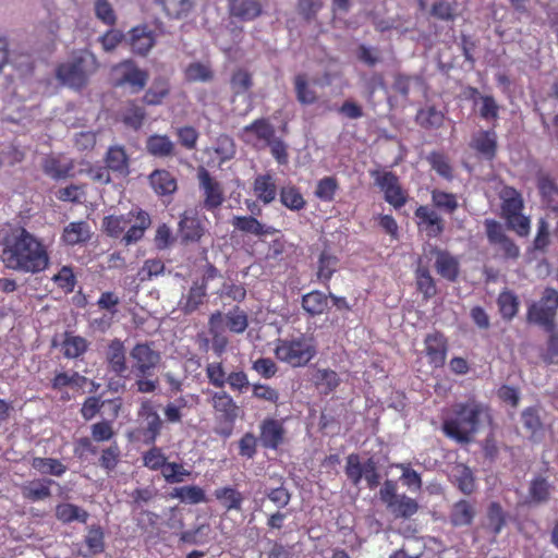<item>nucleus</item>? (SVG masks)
Masks as SVG:
<instances>
[{
  "label": "nucleus",
  "instance_id": "21",
  "mask_svg": "<svg viewBox=\"0 0 558 558\" xmlns=\"http://www.w3.org/2000/svg\"><path fill=\"white\" fill-rule=\"evenodd\" d=\"M41 168L49 178L61 180L72 174L74 162L60 155H48L44 158Z\"/></svg>",
  "mask_w": 558,
  "mask_h": 558
},
{
  "label": "nucleus",
  "instance_id": "23",
  "mask_svg": "<svg viewBox=\"0 0 558 558\" xmlns=\"http://www.w3.org/2000/svg\"><path fill=\"white\" fill-rule=\"evenodd\" d=\"M104 161L114 173L128 175L130 173V158L122 145H112L105 154Z\"/></svg>",
  "mask_w": 558,
  "mask_h": 558
},
{
  "label": "nucleus",
  "instance_id": "11",
  "mask_svg": "<svg viewBox=\"0 0 558 558\" xmlns=\"http://www.w3.org/2000/svg\"><path fill=\"white\" fill-rule=\"evenodd\" d=\"M130 356L133 373L141 375H153L161 361V354L154 349L153 342L136 343L130 351Z\"/></svg>",
  "mask_w": 558,
  "mask_h": 558
},
{
  "label": "nucleus",
  "instance_id": "40",
  "mask_svg": "<svg viewBox=\"0 0 558 558\" xmlns=\"http://www.w3.org/2000/svg\"><path fill=\"white\" fill-rule=\"evenodd\" d=\"M497 305L502 319L510 322L519 313L520 301L514 292L506 289L499 293Z\"/></svg>",
  "mask_w": 558,
  "mask_h": 558
},
{
  "label": "nucleus",
  "instance_id": "59",
  "mask_svg": "<svg viewBox=\"0 0 558 558\" xmlns=\"http://www.w3.org/2000/svg\"><path fill=\"white\" fill-rule=\"evenodd\" d=\"M392 504L393 505L389 506L387 509L397 518H409L413 515L418 508L417 502L405 495L398 496Z\"/></svg>",
  "mask_w": 558,
  "mask_h": 558
},
{
  "label": "nucleus",
  "instance_id": "44",
  "mask_svg": "<svg viewBox=\"0 0 558 558\" xmlns=\"http://www.w3.org/2000/svg\"><path fill=\"white\" fill-rule=\"evenodd\" d=\"M217 500L221 502V505L228 510H236L240 511L242 509V504L244 501V497L242 493L236 490L231 486H226L221 488H217L214 493Z\"/></svg>",
  "mask_w": 558,
  "mask_h": 558
},
{
  "label": "nucleus",
  "instance_id": "33",
  "mask_svg": "<svg viewBox=\"0 0 558 558\" xmlns=\"http://www.w3.org/2000/svg\"><path fill=\"white\" fill-rule=\"evenodd\" d=\"M171 87L167 77H155L150 87L143 96V102L148 106H158L170 95Z\"/></svg>",
  "mask_w": 558,
  "mask_h": 558
},
{
  "label": "nucleus",
  "instance_id": "14",
  "mask_svg": "<svg viewBox=\"0 0 558 558\" xmlns=\"http://www.w3.org/2000/svg\"><path fill=\"white\" fill-rule=\"evenodd\" d=\"M126 43L133 54L146 57L156 46L157 34L148 24H140L128 32Z\"/></svg>",
  "mask_w": 558,
  "mask_h": 558
},
{
  "label": "nucleus",
  "instance_id": "29",
  "mask_svg": "<svg viewBox=\"0 0 558 558\" xmlns=\"http://www.w3.org/2000/svg\"><path fill=\"white\" fill-rule=\"evenodd\" d=\"M253 191L258 201L267 205L277 196L275 178L270 173L258 174L253 182Z\"/></svg>",
  "mask_w": 558,
  "mask_h": 558
},
{
  "label": "nucleus",
  "instance_id": "30",
  "mask_svg": "<svg viewBox=\"0 0 558 558\" xmlns=\"http://www.w3.org/2000/svg\"><path fill=\"white\" fill-rule=\"evenodd\" d=\"M89 347V342L82 336L74 335L71 331L63 333L61 351L65 359L73 360L84 355Z\"/></svg>",
  "mask_w": 558,
  "mask_h": 558
},
{
  "label": "nucleus",
  "instance_id": "38",
  "mask_svg": "<svg viewBox=\"0 0 558 558\" xmlns=\"http://www.w3.org/2000/svg\"><path fill=\"white\" fill-rule=\"evenodd\" d=\"M338 263V257L327 251H323L318 256L316 277L327 288L330 279L337 271Z\"/></svg>",
  "mask_w": 558,
  "mask_h": 558
},
{
  "label": "nucleus",
  "instance_id": "62",
  "mask_svg": "<svg viewBox=\"0 0 558 558\" xmlns=\"http://www.w3.org/2000/svg\"><path fill=\"white\" fill-rule=\"evenodd\" d=\"M187 82H209L214 78V72L209 65L202 62L190 63L184 71Z\"/></svg>",
  "mask_w": 558,
  "mask_h": 558
},
{
  "label": "nucleus",
  "instance_id": "22",
  "mask_svg": "<svg viewBox=\"0 0 558 558\" xmlns=\"http://www.w3.org/2000/svg\"><path fill=\"white\" fill-rule=\"evenodd\" d=\"M207 300V288L205 283L193 281L192 286L180 300V308L185 315L196 312Z\"/></svg>",
  "mask_w": 558,
  "mask_h": 558
},
{
  "label": "nucleus",
  "instance_id": "2",
  "mask_svg": "<svg viewBox=\"0 0 558 558\" xmlns=\"http://www.w3.org/2000/svg\"><path fill=\"white\" fill-rule=\"evenodd\" d=\"M489 417V408L474 398L451 405L442 421V432L459 444H469L480 429L482 418Z\"/></svg>",
  "mask_w": 558,
  "mask_h": 558
},
{
  "label": "nucleus",
  "instance_id": "17",
  "mask_svg": "<svg viewBox=\"0 0 558 558\" xmlns=\"http://www.w3.org/2000/svg\"><path fill=\"white\" fill-rule=\"evenodd\" d=\"M206 228L197 214L184 211L179 221V235L181 242L197 243L204 236Z\"/></svg>",
  "mask_w": 558,
  "mask_h": 558
},
{
  "label": "nucleus",
  "instance_id": "49",
  "mask_svg": "<svg viewBox=\"0 0 558 558\" xmlns=\"http://www.w3.org/2000/svg\"><path fill=\"white\" fill-rule=\"evenodd\" d=\"M170 496L172 498L180 499L182 502L191 505H197L206 501V495L204 489L196 485L175 487L171 492Z\"/></svg>",
  "mask_w": 558,
  "mask_h": 558
},
{
  "label": "nucleus",
  "instance_id": "48",
  "mask_svg": "<svg viewBox=\"0 0 558 558\" xmlns=\"http://www.w3.org/2000/svg\"><path fill=\"white\" fill-rule=\"evenodd\" d=\"M338 190V179L333 175H328L317 181L314 195L322 202L331 203L335 199Z\"/></svg>",
  "mask_w": 558,
  "mask_h": 558
},
{
  "label": "nucleus",
  "instance_id": "8",
  "mask_svg": "<svg viewBox=\"0 0 558 558\" xmlns=\"http://www.w3.org/2000/svg\"><path fill=\"white\" fill-rule=\"evenodd\" d=\"M558 311V291L554 288H546L539 300L532 302L526 311L529 324L553 329L556 326Z\"/></svg>",
  "mask_w": 558,
  "mask_h": 558
},
{
  "label": "nucleus",
  "instance_id": "54",
  "mask_svg": "<svg viewBox=\"0 0 558 558\" xmlns=\"http://www.w3.org/2000/svg\"><path fill=\"white\" fill-rule=\"evenodd\" d=\"M32 466L43 474H50L54 476H61L66 471V466L60 460L54 458L36 457L32 461Z\"/></svg>",
  "mask_w": 558,
  "mask_h": 558
},
{
  "label": "nucleus",
  "instance_id": "45",
  "mask_svg": "<svg viewBox=\"0 0 558 558\" xmlns=\"http://www.w3.org/2000/svg\"><path fill=\"white\" fill-rule=\"evenodd\" d=\"M163 12L169 19L186 17L194 8L193 0H160Z\"/></svg>",
  "mask_w": 558,
  "mask_h": 558
},
{
  "label": "nucleus",
  "instance_id": "10",
  "mask_svg": "<svg viewBox=\"0 0 558 558\" xmlns=\"http://www.w3.org/2000/svg\"><path fill=\"white\" fill-rule=\"evenodd\" d=\"M375 184L384 193L385 201L395 209H400L408 201V193L401 186L399 178L391 171H371Z\"/></svg>",
  "mask_w": 558,
  "mask_h": 558
},
{
  "label": "nucleus",
  "instance_id": "1",
  "mask_svg": "<svg viewBox=\"0 0 558 558\" xmlns=\"http://www.w3.org/2000/svg\"><path fill=\"white\" fill-rule=\"evenodd\" d=\"M0 246V260L7 269L36 275L50 264L47 245L23 227L5 233Z\"/></svg>",
  "mask_w": 558,
  "mask_h": 558
},
{
  "label": "nucleus",
  "instance_id": "37",
  "mask_svg": "<svg viewBox=\"0 0 558 558\" xmlns=\"http://www.w3.org/2000/svg\"><path fill=\"white\" fill-rule=\"evenodd\" d=\"M84 544L87 551L82 554L83 557L96 556L104 553L106 548L104 529L99 524L88 526Z\"/></svg>",
  "mask_w": 558,
  "mask_h": 558
},
{
  "label": "nucleus",
  "instance_id": "55",
  "mask_svg": "<svg viewBox=\"0 0 558 558\" xmlns=\"http://www.w3.org/2000/svg\"><path fill=\"white\" fill-rule=\"evenodd\" d=\"M457 0H436L430 9V14L441 21L450 22L457 17Z\"/></svg>",
  "mask_w": 558,
  "mask_h": 558
},
{
  "label": "nucleus",
  "instance_id": "58",
  "mask_svg": "<svg viewBox=\"0 0 558 558\" xmlns=\"http://www.w3.org/2000/svg\"><path fill=\"white\" fill-rule=\"evenodd\" d=\"M506 524V513L499 502L493 501L487 508V527L496 536Z\"/></svg>",
  "mask_w": 558,
  "mask_h": 558
},
{
  "label": "nucleus",
  "instance_id": "50",
  "mask_svg": "<svg viewBox=\"0 0 558 558\" xmlns=\"http://www.w3.org/2000/svg\"><path fill=\"white\" fill-rule=\"evenodd\" d=\"M252 73L245 69H236L230 77V88L233 96H241L253 87Z\"/></svg>",
  "mask_w": 558,
  "mask_h": 558
},
{
  "label": "nucleus",
  "instance_id": "42",
  "mask_svg": "<svg viewBox=\"0 0 558 558\" xmlns=\"http://www.w3.org/2000/svg\"><path fill=\"white\" fill-rule=\"evenodd\" d=\"M437 272L448 281H456L459 275V263L448 252L439 251L435 262Z\"/></svg>",
  "mask_w": 558,
  "mask_h": 558
},
{
  "label": "nucleus",
  "instance_id": "43",
  "mask_svg": "<svg viewBox=\"0 0 558 558\" xmlns=\"http://www.w3.org/2000/svg\"><path fill=\"white\" fill-rule=\"evenodd\" d=\"M421 226L424 227L429 238L439 236L445 229V223L441 217L434 210L425 206H421Z\"/></svg>",
  "mask_w": 558,
  "mask_h": 558
},
{
  "label": "nucleus",
  "instance_id": "56",
  "mask_svg": "<svg viewBox=\"0 0 558 558\" xmlns=\"http://www.w3.org/2000/svg\"><path fill=\"white\" fill-rule=\"evenodd\" d=\"M145 117V109L136 105L135 101H130L122 112V122L129 128L138 130L142 128Z\"/></svg>",
  "mask_w": 558,
  "mask_h": 558
},
{
  "label": "nucleus",
  "instance_id": "24",
  "mask_svg": "<svg viewBox=\"0 0 558 558\" xmlns=\"http://www.w3.org/2000/svg\"><path fill=\"white\" fill-rule=\"evenodd\" d=\"M231 223L234 229L256 236H264L277 232L274 227L263 225L253 216H234Z\"/></svg>",
  "mask_w": 558,
  "mask_h": 558
},
{
  "label": "nucleus",
  "instance_id": "52",
  "mask_svg": "<svg viewBox=\"0 0 558 558\" xmlns=\"http://www.w3.org/2000/svg\"><path fill=\"white\" fill-rule=\"evenodd\" d=\"M365 470L366 461L361 463L360 456L357 453H350L347 457L344 472L352 485L357 486L361 483V480L364 477Z\"/></svg>",
  "mask_w": 558,
  "mask_h": 558
},
{
  "label": "nucleus",
  "instance_id": "12",
  "mask_svg": "<svg viewBox=\"0 0 558 558\" xmlns=\"http://www.w3.org/2000/svg\"><path fill=\"white\" fill-rule=\"evenodd\" d=\"M197 179L204 196L203 207L208 211L218 209L225 201L223 189L220 182L204 167L198 168Z\"/></svg>",
  "mask_w": 558,
  "mask_h": 558
},
{
  "label": "nucleus",
  "instance_id": "51",
  "mask_svg": "<svg viewBox=\"0 0 558 558\" xmlns=\"http://www.w3.org/2000/svg\"><path fill=\"white\" fill-rule=\"evenodd\" d=\"M294 90L296 99L302 105H313L317 101L316 92L308 85L305 74H298L294 76Z\"/></svg>",
  "mask_w": 558,
  "mask_h": 558
},
{
  "label": "nucleus",
  "instance_id": "4",
  "mask_svg": "<svg viewBox=\"0 0 558 558\" xmlns=\"http://www.w3.org/2000/svg\"><path fill=\"white\" fill-rule=\"evenodd\" d=\"M208 403L215 415V433L223 438L232 435L241 408L226 390L208 391Z\"/></svg>",
  "mask_w": 558,
  "mask_h": 558
},
{
  "label": "nucleus",
  "instance_id": "15",
  "mask_svg": "<svg viewBox=\"0 0 558 558\" xmlns=\"http://www.w3.org/2000/svg\"><path fill=\"white\" fill-rule=\"evenodd\" d=\"M259 441L266 449L277 450L286 440V428L282 422L267 417L259 425Z\"/></svg>",
  "mask_w": 558,
  "mask_h": 558
},
{
  "label": "nucleus",
  "instance_id": "34",
  "mask_svg": "<svg viewBox=\"0 0 558 558\" xmlns=\"http://www.w3.org/2000/svg\"><path fill=\"white\" fill-rule=\"evenodd\" d=\"M475 517L474 505L465 499L454 502L449 513L450 523L453 526L471 525Z\"/></svg>",
  "mask_w": 558,
  "mask_h": 558
},
{
  "label": "nucleus",
  "instance_id": "53",
  "mask_svg": "<svg viewBox=\"0 0 558 558\" xmlns=\"http://www.w3.org/2000/svg\"><path fill=\"white\" fill-rule=\"evenodd\" d=\"M121 450L117 441H113L110 446L102 448L99 457V466L107 473L116 470L120 462Z\"/></svg>",
  "mask_w": 558,
  "mask_h": 558
},
{
  "label": "nucleus",
  "instance_id": "64",
  "mask_svg": "<svg viewBox=\"0 0 558 558\" xmlns=\"http://www.w3.org/2000/svg\"><path fill=\"white\" fill-rule=\"evenodd\" d=\"M427 160L432 169L435 170L440 177L445 178L446 180L452 179L453 170L446 155L434 151L427 156Z\"/></svg>",
  "mask_w": 558,
  "mask_h": 558
},
{
  "label": "nucleus",
  "instance_id": "35",
  "mask_svg": "<svg viewBox=\"0 0 558 558\" xmlns=\"http://www.w3.org/2000/svg\"><path fill=\"white\" fill-rule=\"evenodd\" d=\"M223 316L217 311L209 316L208 329L211 335V348L217 355H221L228 345V338L221 332Z\"/></svg>",
  "mask_w": 558,
  "mask_h": 558
},
{
  "label": "nucleus",
  "instance_id": "3",
  "mask_svg": "<svg viewBox=\"0 0 558 558\" xmlns=\"http://www.w3.org/2000/svg\"><path fill=\"white\" fill-rule=\"evenodd\" d=\"M151 226L150 215L141 207L126 214L108 215L102 218V231L112 239H120L125 246L140 242Z\"/></svg>",
  "mask_w": 558,
  "mask_h": 558
},
{
  "label": "nucleus",
  "instance_id": "5",
  "mask_svg": "<svg viewBox=\"0 0 558 558\" xmlns=\"http://www.w3.org/2000/svg\"><path fill=\"white\" fill-rule=\"evenodd\" d=\"M501 216L509 229L520 236L530 232V218L522 214L524 201L521 193L513 186H505L500 192Z\"/></svg>",
  "mask_w": 558,
  "mask_h": 558
},
{
  "label": "nucleus",
  "instance_id": "20",
  "mask_svg": "<svg viewBox=\"0 0 558 558\" xmlns=\"http://www.w3.org/2000/svg\"><path fill=\"white\" fill-rule=\"evenodd\" d=\"M425 353L430 364L434 367H441L445 364L448 341L447 338L440 332H434L425 338Z\"/></svg>",
  "mask_w": 558,
  "mask_h": 558
},
{
  "label": "nucleus",
  "instance_id": "41",
  "mask_svg": "<svg viewBox=\"0 0 558 558\" xmlns=\"http://www.w3.org/2000/svg\"><path fill=\"white\" fill-rule=\"evenodd\" d=\"M146 150L154 157H170L174 154V144L167 135H150L146 141Z\"/></svg>",
  "mask_w": 558,
  "mask_h": 558
},
{
  "label": "nucleus",
  "instance_id": "25",
  "mask_svg": "<svg viewBox=\"0 0 558 558\" xmlns=\"http://www.w3.org/2000/svg\"><path fill=\"white\" fill-rule=\"evenodd\" d=\"M53 484L54 481L47 477L31 481L21 487L22 496L33 502L45 500L51 496Z\"/></svg>",
  "mask_w": 558,
  "mask_h": 558
},
{
  "label": "nucleus",
  "instance_id": "18",
  "mask_svg": "<svg viewBox=\"0 0 558 558\" xmlns=\"http://www.w3.org/2000/svg\"><path fill=\"white\" fill-rule=\"evenodd\" d=\"M105 360L108 369L117 376H124L128 371L126 350L123 341L114 338L109 341L105 350Z\"/></svg>",
  "mask_w": 558,
  "mask_h": 558
},
{
  "label": "nucleus",
  "instance_id": "26",
  "mask_svg": "<svg viewBox=\"0 0 558 558\" xmlns=\"http://www.w3.org/2000/svg\"><path fill=\"white\" fill-rule=\"evenodd\" d=\"M148 179L154 192L159 196L171 195L178 189L177 179L168 170H154Z\"/></svg>",
  "mask_w": 558,
  "mask_h": 558
},
{
  "label": "nucleus",
  "instance_id": "47",
  "mask_svg": "<svg viewBox=\"0 0 558 558\" xmlns=\"http://www.w3.org/2000/svg\"><path fill=\"white\" fill-rule=\"evenodd\" d=\"M243 134H254L256 138L266 143L275 137V128L266 118H259L242 129Z\"/></svg>",
  "mask_w": 558,
  "mask_h": 558
},
{
  "label": "nucleus",
  "instance_id": "39",
  "mask_svg": "<svg viewBox=\"0 0 558 558\" xmlns=\"http://www.w3.org/2000/svg\"><path fill=\"white\" fill-rule=\"evenodd\" d=\"M280 203L292 211H300L306 207V201L300 187L294 184L283 185L279 191Z\"/></svg>",
  "mask_w": 558,
  "mask_h": 558
},
{
  "label": "nucleus",
  "instance_id": "36",
  "mask_svg": "<svg viewBox=\"0 0 558 558\" xmlns=\"http://www.w3.org/2000/svg\"><path fill=\"white\" fill-rule=\"evenodd\" d=\"M537 189L543 202L553 210H558V186L549 174H537Z\"/></svg>",
  "mask_w": 558,
  "mask_h": 558
},
{
  "label": "nucleus",
  "instance_id": "6",
  "mask_svg": "<svg viewBox=\"0 0 558 558\" xmlns=\"http://www.w3.org/2000/svg\"><path fill=\"white\" fill-rule=\"evenodd\" d=\"M95 69V57L88 53H80L70 61L59 64L56 69V76L62 84L81 89L86 86L88 77Z\"/></svg>",
  "mask_w": 558,
  "mask_h": 558
},
{
  "label": "nucleus",
  "instance_id": "46",
  "mask_svg": "<svg viewBox=\"0 0 558 558\" xmlns=\"http://www.w3.org/2000/svg\"><path fill=\"white\" fill-rule=\"evenodd\" d=\"M553 486L543 476L534 477L529 487L530 500L534 504H545L550 499Z\"/></svg>",
  "mask_w": 558,
  "mask_h": 558
},
{
  "label": "nucleus",
  "instance_id": "27",
  "mask_svg": "<svg viewBox=\"0 0 558 558\" xmlns=\"http://www.w3.org/2000/svg\"><path fill=\"white\" fill-rule=\"evenodd\" d=\"M301 306L308 316H320L329 307V296L319 290H313L302 296Z\"/></svg>",
  "mask_w": 558,
  "mask_h": 558
},
{
  "label": "nucleus",
  "instance_id": "61",
  "mask_svg": "<svg viewBox=\"0 0 558 558\" xmlns=\"http://www.w3.org/2000/svg\"><path fill=\"white\" fill-rule=\"evenodd\" d=\"M151 448L143 453L142 461L143 465L150 471H161L165 469L167 463V457L162 449L156 445H150Z\"/></svg>",
  "mask_w": 558,
  "mask_h": 558
},
{
  "label": "nucleus",
  "instance_id": "19",
  "mask_svg": "<svg viewBox=\"0 0 558 558\" xmlns=\"http://www.w3.org/2000/svg\"><path fill=\"white\" fill-rule=\"evenodd\" d=\"M470 147L486 160L495 159L498 148L496 132L494 130L477 132L472 136Z\"/></svg>",
  "mask_w": 558,
  "mask_h": 558
},
{
  "label": "nucleus",
  "instance_id": "28",
  "mask_svg": "<svg viewBox=\"0 0 558 558\" xmlns=\"http://www.w3.org/2000/svg\"><path fill=\"white\" fill-rule=\"evenodd\" d=\"M521 422L529 433V438L532 441L539 440L544 430L539 408L535 405L525 408L521 413Z\"/></svg>",
  "mask_w": 558,
  "mask_h": 558
},
{
  "label": "nucleus",
  "instance_id": "9",
  "mask_svg": "<svg viewBox=\"0 0 558 558\" xmlns=\"http://www.w3.org/2000/svg\"><path fill=\"white\" fill-rule=\"evenodd\" d=\"M148 72L137 66L134 60L126 59L111 69V84L113 87H129L132 94L144 89L148 81Z\"/></svg>",
  "mask_w": 558,
  "mask_h": 558
},
{
  "label": "nucleus",
  "instance_id": "63",
  "mask_svg": "<svg viewBox=\"0 0 558 558\" xmlns=\"http://www.w3.org/2000/svg\"><path fill=\"white\" fill-rule=\"evenodd\" d=\"M208 383L219 390H223L227 385L228 375L221 362H211L205 368Z\"/></svg>",
  "mask_w": 558,
  "mask_h": 558
},
{
  "label": "nucleus",
  "instance_id": "31",
  "mask_svg": "<svg viewBox=\"0 0 558 558\" xmlns=\"http://www.w3.org/2000/svg\"><path fill=\"white\" fill-rule=\"evenodd\" d=\"M90 239V227L86 221L70 222L64 227L61 240L70 246L82 244Z\"/></svg>",
  "mask_w": 558,
  "mask_h": 558
},
{
  "label": "nucleus",
  "instance_id": "32",
  "mask_svg": "<svg viewBox=\"0 0 558 558\" xmlns=\"http://www.w3.org/2000/svg\"><path fill=\"white\" fill-rule=\"evenodd\" d=\"M54 517L63 524H70L74 521L86 523L89 518V513L77 505L61 502L56 506Z\"/></svg>",
  "mask_w": 558,
  "mask_h": 558
},
{
  "label": "nucleus",
  "instance_id": "7",
  "mask_svg": "<svg viewBox=\"0 0 558 558\" xmlns=\"http://www.w3.org/2000/svg\"><path fill=\"white\" fill-rule=\"evenodd\" d=\"M276 357L292 367H302L316 355L315 345L304 335L293 339H279L275 348Z\"/></svg>",
  "mask_w": 558,
  "mask_h": 558
},
{
  "label": "nucleus",
  "instance_id": "57",
  "mask_svg": "<svg viewBox=\"0 0 558 558\" xmlns=\"http://www.w3.org/2000/svg\"><path fill=\"white\" fill-rule=\"evenodd\" d=\"M339 384L340 378L332 369H318L315 375V385L324 395L332 392Z\"/></svg>",
  "mask_w": 558,
  "mask_h": 558
},
{
  "label": "nucleus",
  "instance_id": "60",
  "mask_svg": "<svg viewBox=\"0 0 558 558\" xmlns=\"http://www.w3.org/2000/svg\"><path fill=\"white\" fill-rule=\"evenodd\" d=\"M226 326L231 332H244L248 326L247 314L239 306H234L226 314Z\"/></svg>",
  "mask_w": 558,
  "mask_h": 558
},
{
  "label": "nucleus",
  "instance_id": "13",
  "mask_svg": "<svg viewBox=\"0 0 558 558\" xmlns=\"http://www.w3.org/2000/svg\"><path fill=\"white\" fill-rule=\"evenodd\" d=\"M484 226L489 244L498 246L504 258L517 259L520 256L519 246L505 233L500 222L486 219Z\"/></svg>",
  "mask_w": 558,
  "mask_h": 558
},
{
  "label": "nucleus",
  "instance_id": "16",
  "mask_svg": "<svg viewBox=\"0 0 558 558\" xmlns=\"http://www.w3.org/2000/svg\"><path fill=\"white\" fill-rule=\"evenodd\" d=\"M230 17L253 22L264 12V0H227Z\"/></svg>",
  "mask_w": 558,
  "mask_h": 558
}]
</instances>
